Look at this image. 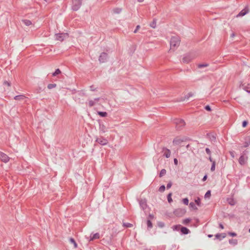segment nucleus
Returning <instances> with one entry per match:
<instances>
[{
  "label": "nucleus",
  "mask_w": 250,
  "mask_h": 250,
  "mask_svg": "<svg viewBox=\"0 0 250 250\" xmlns=\"http://www.w3.org/2000/svg\"><path fill=\"white\" fill-rule=\"evenodd\" d=\"M180 40L178 36H173L171 38L170 42V50L175 51L179 46Z\"/></svg>",
  "instance_id": "nucleus-1"
},
{
  "label": "nucleus",
  "mask_w": 250,
  "mask_h": 250,
  "mask_svg": "<svg viewBox=\"0 0 250 250\" xmlns=\"http://www.w3.org/2000/svg\"><path fill=\"white\" fill-rule=\"evenodd\" d=\"M174 124L176 125V127L179 129L182 128L186 125L185 121L181 119H176L174 120Z\"/></svg>",
  "instance_id": "nucleus-2"
},
{
  "label": "nucleus",
  "mask_w": 250,
  "mask_h": 250,
  "mask_svg": "<svg viewBox=\"0 0 250 250\" xmlns=\"http://www.w3.org/2000/svg\"><path fill=\"white\" fill-rule=\"evenodd\" d=\"M68 36L67 33L56 34L55 37L56 40L62 42L64 39L67 38Z\"/></svg>",
  "instance_id": "nucleus-3"
},
{
  "label": "nucleus",
  "mask_w": 250,
  "mask_h": 250,
  "mask_svg": "<svg viewBox=\"0 0 250 250\" xmlns=\"http://www.w3.org/2000/svg\"><path fill=\"white\" fill-rule=\"evenodd\" d=\"M194 58L193 55L187 54L184 55L183 58V62L185 63H188Z\"/></svg>",
  "instance_id": "nucleus-4"
},
{
  "label": "nucleus",
  "mask_w": 250,
  "mask_h": 250,
  "mask_svg": "<svg viewBox=\"0 0 250 250\" xmlns=\"http://www.w3.org/2000/svg\"><path fill=\"white\" fill-rule=\"evenodd\" d=\"M81 5V0H73L72 9L73 10H78Z\"/></svg>",
  "instance_id": "nucleus-5"
},
{
  "label": "nucleus",
  "mask_w": 250,
  "mask_h": 250,
  "mask_svg": "<svg viewBox=\"0 0 250 250\" xmlns=\"http://www.w3.org/2000/svg\"><path fill=\"white\" fill-rule=\"evenodd\" d=\"M186 139L184 137H177L173 141V144L175 145H180L185 141Z\"/></svg>",
  "instance_id": "nucleus-6"
},
{
  "label": "nucleus",
  "mask_w": 250,
  "mask_h": 250,
  "mask_svg": "<svg viewBox=\"0 0 250 250\" xmlns=\"http://www.w3.org/2000/svg\"><path fill=\"white\" fill-rule=\"evenodd\" d=\"M107 54L106 53H102L99 57V60L100 62L104 63L107 61Z\"/></svg>",
  "instance_id": "nucleus-7"
},
{
  "label": "nucleus",
  "mask_w": 250,
  "mask_h": 250,
  "mask_svg": "<svg viewBox=\"0 0 250 250\" xmlns=\"http://www.w3.org/2000/svg\"><path fill=\"white\" fill-rule=\"evenodd\" d=\"M96 142L103 146L106 145L108 143L107 140L103 137L97 138L96 140Z\"/></svg>",
  "instance_id": "nucleus-8"
},
{
  "label": "nucleus",
  "mask_w": 250,
  "mask_h": 250,
  "mask_svg": "<svg viewBox=\"0 0 250 250\" xmlns=\"http://www.w3.org/2000/svg\"><path fill=\"white\" fill-rule=\"evenodd\" d=\"M248 157L247 156L242 155L239 159V163L241 165H244L247 163Z\"/></svg>",
  "instance_id": "nucleus-9"
},
{
  "label": "nucleus",
  "mask_w": 250,
  "mask_h": 250,
  "mask_svg": "<svg viewBox=\"0 0 250 250\" xmlns=\"http://www.w3.org/2000/svg\"><path fill=\"white\" fill-rule=\"evenodd\" d=\"M0 159L4 163H7L9 160V157L5 154L0 152Z\"/></svg>",
  "instance_id": "nucleus-10"
},
{
  "label": "nucleus",
  "mask_w": 250,
  "mask_h": 250,
  "mask_svg": "<svg viewBox=\"0 0 250 250\" xmlns=\"http://www.w3.org/2000/svg\"><path fill=\"white\" fill-rule=\"evenodd\" d=\"M249 12V9L247 7L241 10L239 13L236 15V18H239L240 17H243L245 15H246L247 13H248Z\"/></svg>",
  "instance_id": "nucleus-11"
},
{
  "label": "nucleus",
  "mask_w": 250,
  "mask_h": 250,
  "mask_svg": "<svg viewBox=\"0 0 250 250\" xmlns=\"http://www.w3.org/2000/svg\"><path fill=\"white\" fill-rule=\"evenodd\" d=\"M163 155L166 158H169L171 155V151L169 149L167 148H163L162 150Z\"/></svg>",
  "instance_id": "nucleus-12"
},
{
  "label": "nucleus",
  "mask_w": 250,
  "mask_h": 250,
  "mask_svg": "<svg viewBox=\"0 0 250 250\" xmlns=\"http://www.w3.org/2000/svg\"><path fill=\"white\" fill-rule=\"evenodd\" d=\"M140 206L143 209H145L147 207L146 200V199H142L139 201Z\"/></svg>",
  "instance_id": "nucleus-13"
},
{
  "label": "nucleus",
  "mask_w": 250,
  "mask_h": 250,
  "mask_svg": "<svg viewBox=\"0 0 250 250\" xmlns=\"http://www.w3.org/2000/svg\"><path fill=\"white\" fill-rule=\"evenodd\" d=\"M99 98H95L93 100H90L88 101V105L90 107L93 106L95 105L99 101Z\"/></svg>",
  "instance_id": "nucleus-14"
},
{
  "label": "nucleus",
  "mask_w": 250,
  "mask_h": 250,
  "mask_svg": "<svg viewBox=\"0 0 250 250\" xmlns=\"http://www.w3.org/2000/svg\"><path fill=\"white\" fill-rule=\"evenodd\" d=\"M99 129L103 133L107 130L106 126L104 124H100Z\"/></svg>",
  "instance_id": "nucleus-15"
},
{
  "label": "nucleus",
  "mask_w": 250,
  "mask_h": 250,
  "mask_svg": "<svg viewBox=\"0 0 250 250\" xmlns=\"http://www.w3.org/2000/svg\"><path fill=\"white\" fill-rule=\"evenodd\" d=\"M189 207L192 210H197L198 209V208L195 206V204L193 202H190L189 203Z\"/></svg>",
  "instance_id": "nucleus-16"
},
{
  "label": "nucleus",
  "mask_w": 250,
  "mask_h": 250,
  "mask_svg": "<svg viewBox=\"0 0 250 250\" xmlns=\"http://www.w3.org/2000/svg\"><path fill=\"white\" fill-rule=\"evenodd\" d=\"M99 234L98 233H96L93 234L92 236H90L89 241H92L95 239L99 238Z\"/></svg>",
  "instance_id": "nucleus-17"
},
{
  "label": "nucleus",
  "mask_w": 250,
  "mask_h": 250,
  "mask_svg": "<svg viewBox=\"0 0 250 250\" xmlns=\"http://www.w3.org/2000/svg\"><path fill=\"white\" fill-rule=\"evenodd\" d=\"M181 231L182 233L184 234H187L189 232V229L186 227H182L181 229Z\"/></svg>",
  "instance_id": "nucleus-18"
},
{
  "label": "nucleus",
  "mask_w": 250,
  "mask_h": 250,
  "mask_svg": "<svg viewBox=\"0 0 250 250\" xmlns=\"http://www.w3.org/2000/svg\"><path fill=\"white\" fill-rule=\"evenodd\" d=\"M97 114L102 117L107 116V113L106 112L98 111Z\"/></svg>",
  "instance_id": "nucleus-19"
},
{
  "label": "nucleus",
  "mask_w": 250,
  "mask_h": 250,
  "mask_svg": "<svg viewBox=\"0 0 250 250\" xmlns=\"http://www.w3.org/2000/svg\"><path fill=\"white\" fill-rule=\"evenodd\" d=\"M22 22H23V23L25 25H26L27 26H29V25L32 24L31 21H29V20H23Z\"/></svg>",
  "instance_id": "nucleus-20"
},
{
  "label": "nucleus",
  "mask_w": 250,
  "mask_h": 250,
  "mask_svg": "<svg viewBox=\"0 0 250 250\" xmlns=\"http://www.w3.org/2000/svg\"><path fill=\"white\" fill-rule=\"evenodd\" d=\"M229 243L231 245H236L237 244V240L236 239H230Z\"/></svg>",
  "instance_id": "nucleus-21"
},
{
  "label": "nucleus",
  "mask_w": 250,
  "mask_h": 250,
  "mask_svg": "<svg viewBox=\"0 0 250 250\" xmlns=\"http://www.w3.org/2000/svg\"><path fill=\"white\" fill-rule=\"evenodd\" d=\"M226 237V234L225 233H222V234H216L215 235V237L216 238H219L220 237H221L222 239Z\"/></svg>",
  "instance_id": "nucleus-22"
},
{
  "label": "nucleus",
  "mask_w": 250,
  "mask_h": 250,
  "mask_svg": "<svg viewBox=\"0 0 250 250\" xmlns=\"http://www.w3.org/2000/svg\"><path fill=\"white\" fill-rule=\"evenodd\" d=\"M69 241L71 243L73 244L75 248H76L77 247V244L73 238H70Z\"/></svg>",
  "instance_id": "nucleus-23"
},
{
  "label": "nucleus",
  "mask_w": 250,
  "mask_h": 250,
  "mask_svg": "<svg viewBox=\"0 0 250 250\" xmlns=\"http://www.w3.org/2000/svg\"><path fill=\"white\" fill-rule=\"evenodd\" d=\"M24 98V96L23 95H18V96H15L14 99L16 100H22V99H23Z\"/></svg>",
  "instance_id": "nucleus-24"
},
{
  "label": "nucleus",
  "mask_w": 250,
  "mask_h": 250,
  "mask_svg": "<svg viewBox=\"0 0 250 250\" xmlns=\"http://www.w3.org/2000/svg\"><path fill=\"white\" fill-rule=\"evenodd\" d=\"M171 196H172V193H169L167 195V201H168V203H170L172 202V199L171 198Z\"/></svg>",
  "instance_id": "nucleus-25"
},
{
  "label": "nucleus",
  "mask_w": 250,
  "mask_h": 250,
  "mask_svg": "<svg viewBox=\"0 0 250 250\" xmlns=\"http://www.w3.org/2000/svg\"><path fill=\"white\" fill-rule=\"evenodd\" d=\"M61 73V70L59 69H57L52 74L53 76H55Z\"/></svg>",
  "instance_id": "nucleus-26"
},
{
  "label": "nucleus",
  "mask_w": 250,
  "mask_h": 250,
  "mask_svg": "<svg viewBox=\"0 0 250 250\" xmlns=\"http://www.w3.org/2000/svg\"><path fill=\"white\" fill-rule=\"evenodd\" d=\"M123 226H124V227H126V228H130V227H132L133 225H132V224L129 223H124Z\"/></svg>",
  "instance_id": "nucleus-27"
},
{
  "label": "nucleus",
  "mask_w": 250,
  "mask_h": 250,
  "mask_svg": "<svg viewBox=\"0 0 250 250\" xmlns=\"http://www.w3.org/2000/svg\"><path fill=\"white\" fill-rule=\"evenodd\" d=\"M195 202L198 206H201V200L199 197L195 200Z\"/></svg>",
  "instance_id": "nucleus-28"
},
{
  "label": "nucleus",
  "mask_w": 250,
  "mask_h": 250,
  "mask_svg": "<svg viewBox=\"0 0 250 250\" xmlns=\"http://www.w3.org/2000/svg\"><path fill=\"white\" fill-rule=\"evenodd\" d=\"M166 174V170L165 169H163L161 170L160 173V177H162Z\"/></svg>",
  "instance_id": "nucleus-29"
},
{
  "label": "nucleus",
  "mask_w": 250,
  "mask_h": 250,
  "mask_svg": "<svg viewBox=\"0 0 250 250\" xmlns=\"http://www.w3.org/2000/svg\"><path fill=\"white\" fill-rule=\"evenodd\" d=\"M211 195V194H210V190H208L205 194V198H209L210 196Z\"/></svg>",
  "instance_id": "nucleus-30"
},
{
  "label": "nucleus",
  "mask_w": 250,
  "mask_h": 250,
  "mask_svg": "<svg viewBox=\"0 0 250 250\" xmlns=\"http://www.w3.org/2000/svg\"><path fill=\"white\" fill-rule=\"evenodd\" d=\"M215 162H213V163H212V166L210 168V170H211V171H213L215 170Z\"/></svg>",
  "instance_id": "nucleus-31"
},
{
  "label": "nucleus",
  "mask_w": 250,
  "mask_h": 250,
  "mask_svg": "<svg viewBox=\"0 0 250 250\" xmlns=\"http://www.w3.org/2000/svg\"><path fill=\"white\" fill-rule=\"evenodd\" d=\"M56 86V84H49L47 86V87L48 89H50L55 87Z\"/></svg>",
  "instance_id": "nucleus-32"
},
{
  "label": "nucleus",
  "mask_w": 250,
  "mask_h": 250,
  "mask_svg": "<svg viewBox=\"0 0 250 250\" xmlns=\"http://www.w3.org/2000/svg\"><path fill=\"white\" fill-rule=\"evenodd\" d=\"M147 225L148 228L151 229L152 227V224L150 220L147 221Z\"/></svg>",
  "instance_id": "nucleus-33"
},
{
  "label": "nucleus",
  "mask_w": 250,
  "mask_h": 250,
  "mask_svg": "<svg viewBox=\"0 0 250 250\" xmlns=\"http://www.w3.org/2000/svg\"><path fill=\"white\" fill-rule=\"evenodd\" d=\"M228 202L231 205H234L235 204V202L232 199H229Z\"/></svg>",
  "instance_id": "nucleus-34"
},
{
  "label": "nucleus",
  "mask_w": 250,
  "mask_h": 250,
  "mask_svg": "<svg viewBox=\"0 0 250 250\" xmlns=\"http://www.w3.org/2000/svg\"><path fill=\"white\" fill-rule=\"evenodd\" d=\"M183 202L185 205H188V199L187 198H184L183 199Z\"/></svg>",
  "instance_id": "nucleus-35"
},
{
  "label": "nucleus",
  "mask_w": 250,
  "mask_h": 250,
  "mask_svg": "<svg viewBox=\"0 0 250 250\" xmlns=\"http://www.w3.org/2000/svg\"><path fill=\"white\" fill-rule=\"evenodd\" d=\"M158 226L160 228H163L165 226V224L162 222H158Z\"/></svg>",
  "instance_id": "nucleus-36"
},
{
  "label": "nucleus",
  "mask_w": 250,
  "mask_h": 250,
  "mask_svg": "<svg viewBox=\"0 0 250 250\" xmlns=\"http://www.w3.org/2000/svg\"><path fill=\"white\" fill-rule=\"evenodd\" d=\"M208 65V63H204V64H199L198 66L199 68H202L203 67H207Z\"/></svg>",
  "instance_id": "nucleus-37"
},
{
  "label": "nucleus",
  "mask_w": 250,
  "mask_h": 250,
  "mask_svg": "<svg viewBox=\"0 0 250 250\" xmlns=\"http://www.w3.org/2000/svg\"><path fill=\"white\" fill-rule=\"evenodd\" d=\"M165 186L164 185H162L159 188V190L160 192H163L165 190Z\"/></svg>",
  "instance_id": "nucleus-38"
},
{
  "label": "nucleus",
  "mask_w": 250,
  "mask_h": 250,
  "mask_svg": "<svg viewBox=\"0 0 250 250\" xmlns=\"http://www.w3.org/2000/svg\"><path fill=\"white\" fill-rule=\"evenodd\" d=\"M190 221V219L189 218H187L183 220V223L185 224H187Z\"/></svg>",
  "instance_id": "nucleus-39"
},
{
  "label": "nucleus",
  "mask_w": 250,
  "mask_h": 250,
  "mask_svg": "<svg viewBox=\"0 0 250 250\" xmlns=\"http://www.w3.org/2000/svg\"><path fill=\"white\" fill-rule=\"evenodd\" d=\"M180 228V225H175L173 226L172 229L174 230H178Z\"/></svg>",
  "instance_id": "nucleus-40"
},
{
  "label": "nucleus",
  "mask_w": 250,
  "mask_h": 250,
  "mask_svg": "<svg viewBox=\"0 0 250 250\" xmlns=\"http://www.w3.org/2000/svg\"><path fill=\"white\" fill-rule=\"evenodd\" d=\"M205 108L206 110L209 111H210L211 110L210 107L208 105H206Z\"/></svg>",
  "instance_id": "nucleus-41"
},
{
  "label": "nucleus",
  "mask_w": 250,
  "mask_h": 250,
  "mask_svg": "<svg viewBox=\"0 0 250 250\" xmlns=\"http://www.w3.org/2000/svg\"><path fill=\"white\" fill-rule=\"evenodd\" d=\"M114 12L116 13H119L121 11V9L116 8L114 10Z\"/></svg>",
  "instance_id": "nucleus-42"
},
{
  "label": "nucleus",
  "mask_w": 250,
  "mask_h": 250,
  "mask_svg": "<svg viewBox=\"0 0 250 250\" xmlns=\"http://www.w3.org/2000/svg\"><path fill=\"white\" fill-rule=\"evenodd\" d=\"M3 83L4 85H6L8 86H10V85H11L10 83L8 81H4Z\"/></svg>",
  "instance_id": "nucleus-43"
},
{
  "label": "nucleus",
  "mask_w": 250,
  "mask_h": 250,
  "mask_svg": "<svg viewBox=\"0 0 250 250\" xmlns=\"http://www.w3.org/2000/svg\"><path fill=\"white\" fill-rule=\"evenodd\" d=\"M140 25H137V26H136V27L135 30H134V33H137V31H138V30L140 29Z\"/></svg>",
  "instance_id": "nucleus-44"
},
{
  "label": "nucleus",
  "mask_w": 250,
  "mask_h": 250,
  "mask_svg": "<svg viewBox=\"0 0 250 250\" xmlns=\"http://www.w3.org/2000/svg\"><path fill=\"white\" fill-rule=\"evenodd\" d=\"M172 183L171 182H169L167 184V188H170L171 187Z\"/></svg>",
  "instance_id": "nucleus-45"
},
{
  "label": "nucleus",
  "mask_w": 250,
  "mask_h": 250,
  "mask_svg": "<svg viewBox=\"0 0 250 250\" xmlns=\"http://www.w3.org/2000/svg\"><path fill=\"white\" fill-rule=\"evenodd\" d=\"M156 22H153L151 24V27H152L153 28H155L156 27Z\"/></svg>",
  "instance_id": "nucleus-46"
},
{
  "label": "nucleus",
  "mask_w": 250,
  "mask_h": 250,
  "mask_svg": "<svg viewBox=\"0 0 250 250\" xmlns=\"http://www.w3.org/2000/svg\"><path fill=\"white\" fill-rule=\"evenodd\" d=\"M229 234L231 236H236V234L235 232H229Z\"/></svg>",
  "instance_id": "nucleus-47"
},
{
  "label": "nucleus",
  "mask_w": 250,
  "mask_h": 250,
  "mask_svg": "<svg viewBox=\"0 0 250 250\" xmlns=\"http://www.w3.org/2000/svg\"><path fill=\"white\" fill-rule=\"evenodd\" d=\"M247 124H248V123L247 121H243V122L242 123L243 127H245L247 125Z\"/></svg>",
  "instance_id": "nucleus-48"
},
{
  "label": "nucleus",
  "mask_w": 250,
  "mask_h": 250,
  "mask_svg": "<svg viewBox=\"0 0 250 250\" xmlns=\"http://www.w3.org/2000/svg\"><path fill=\"white\" fill-rule=\"evenodd\" d=\"M206 152L209 155H210L211 152H210V150H209V149L208 148H206Z\"/></svg>",
  "instance_id": "nucleus-49"
},
{
  "label": "nucleus",
  "mask_w": 250,
  "mask_h": 250,
  "mask_svg": "<svg viewBox=\"0 0 250 250\" xmlns=\"http://www.w3.org/2000/svg\"><path fill=\"white\" fill-rule=\"evenodd\" d=\"M230 154L232 158H234L235 157L234 152L233 151L230 152Z\"/></svg>",
  "instance_id": "nucleus-50"
},
{
  "label": "nucleus",
  "mask_w": 250,
  "mask_h": 250,
  "mask_svg": "<svg viewBox=\"0 0 250 250\" xmlns=\"http://www.w3.org/2000/svg\"><path fill=\"white\" fill-rule=\"evenodd\" d=\"M174 163L175 165H178V160L176 158H175L174 159Z\"/></svg>",
  "instance_id": "nucleus-51"
},
{
  "label": "nucleus",
  "mask_w": 250,
  "mask_h": 250,
  "mask_svg": "<svg viewBox=\"0 0 250 250\" xmlns=\"http://www.w3.org/2000/svg\"><path fill=\"white\" fill-rule=\"evenodd\" d=\"M207 175H205L204 176V177L203 178L202 180H203V181H206V180H207Z\"/></svg>",
  "instance_id": "nucleus-52"
},
{
  "label": "nucleus",
  "mask_w": 250,
  "mask_h": 250,
  "mask_svg": "<svg viewBox=\"0 0 250 250\" xmlns=\"http://www.w3.org/2000/svg\"><path fill=\"white\" fill-rule=\"evenodd\" d=\"M193 94L192 93H189L188 94V98H189L190 97H192L193 96Z\"/></svg>",
  "instance_id": "nucleus-53"
},
{
  "label": "nucleus",
  "mask_w": 250,
  "mask_h": 250,
  "mask_svg": "<svg viewBox=\"0 0 250 250\" xmlns=\"http://www.w3.org/2000/svg\"><path fill=\"white\" fill-rule=\"evenodd\" d=\"M219 227L221 229H224V226L222 224H219Z\"/></svg>",
  "instance_id": "nucleus-54"
},
{
  "label": "nucleus",
  "mask_w": 250,
  "mask_h": 250,
  "mask_svg": "<svg viewBox=\"0 0 250 250\" xmlns=\"http://www.w3.org/2000/svg\"><path fill=\"white\" fill-rule=\"evenodd\" d=\"M209 161H210L212 163H213V162H215L214 161H213V160L212 159V158H211V157H210V156L209 157Z\"/></svg>",
  "instance_id": "nucleus-55"
},
{
  "label": "nucleus",
  "mask_w": 250,
  "mask_h": 250,
  "mask_svg": "<svg viewBox=\"0 0 250 250\" xmlns=\"http://www.w3.org/2000/svg\"><path fill=\"white\" fill-rule=\"evenodd\" d=\"M235 35L234 33H232L230 35V36H231V37L233 38L235 36Z\"/></svg>",
  "instance_id": "nucleus-56"
},
{
  "label": "nucleus",
  "mask_w": 250,
  "mask_h": 250,
  "mask_svg": "<svg viewBox=\"0 0 250 250\" xmlns=\"http://www.w3.org/2000/svg\"><path fill=\"white\" fill-rule=\"evenodd\" d=\"M144 0H138V1L139 2H142L143 1H144Z\"/></svg>",
  "instance_id": "nucleus-57"
},
{
  "label": "nucleus",
  "mask_w": 250,
  "mask_h": 250,
  "mask_svg": "<svg viewBox=\"0 0 250 250\" xmlns=\"http://www.w3.org/2000/svg\"><path fill=\"white\" fill-rule=\"evenodd\" d=\"M149 217L151 218H153V216L151 215H149Z\"/></svg>",
  "instance_id": "nucleus-58"
},
{
  "label": "nucleus",
  "mask_w": 250,
  "mask_h": 250,
  "mask_svg": "<svg viewBox=\"0 0 250 250\" xmlns=\"http://www.w3.org/2000/svg\"><path fill=\"white\" fill-rule=\"evenodd\" d=\"M208 237H212V235L209 234V235H208Z\"/></svg>",
  "instance_id": "nucleus-59"
},
{
  "label": "nucleus",
  "mask_w": 250,
  "mask_h": 250,
  "mask_svg": "<svg viewBox=\"0 0 250 250\" xmlns=\"http://www.w3.org/2000/svg\"><path fill=\"white\" fill-rule=\"evenodd\" d=\"M90 88H91V90H93V87H92V86H90Z\"/></svg>",
  "instance_id": "nucleus-60"
},
{
  "label": "nucleus",
  "mask_w": 250,
  "mask_h": 250,
  "mask_svg": "<svg viewBox=\"0 0 250 250\" xmlns=\"http://www.w3.org/2000/svg\"><path fill=\"white\" fill-rule=\"evenodd\" d=\"M90 88H91V90H93V87H92V86H90Z\"/></svg>",
  "instance_id": "nucleus-61"
},
{
  "label": "nucleus",
  "mask_w": 250,
  "mask_h": 250,
  "mask_svg": "<svg viewBox=\"0 0 250 250\" xmlns=\"http://www.w3.org/2000/svg\"><path fill=\"white\" fill-rule=\"evenodd\" d=\"M246 91H247L248 93H250V91L246 90Z\"/></svg>",
  "instance_id": "nucleus-62"
},
{
  "label": "nucleus",
  "mask_w": 250,
  "mask_h": 250,
  "mask_svg": "<svg viewBox=\"0 0 250 250\" xmlns=\"http://www.w3.org/2000/svg\"><path fill=\"white\" fill-rule=\"evenodd\" d=\"M45 1L48 2L50 0H44Z\"/></svg>",
  "instance_id": "nucleus-63"
},
{
  "label": "nucleus",
  "mask_w": 250,
  "mask_h": 250,
  "mask_svg": "<svg viewBox=\"0 0 250 250\" xmlns=\"http://www.w3.org/2000/svg\"><path fill=\"white\" fill-rule=\"evenodd\" d=\"M189 145H188L187 146V148H188V147H189Z\"/></svg>",
  "instance_id": "nucleus-64"
}]
</instances>
